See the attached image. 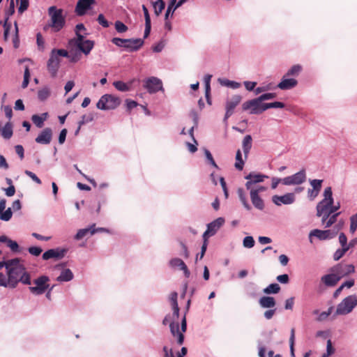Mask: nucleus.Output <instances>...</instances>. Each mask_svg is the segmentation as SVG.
<instances>
[{
    "mask_svg": "<svg viewBox=\"0 0 357 357\" xmlns=\"http://www.w3.org/2000/svg\"><path fill=\"white\" fill-rule=\"evenodd\" d=\"M333 308V307H330L327 311L321 312L317 318V320L318 321H322L325 320L331 314Z\"/></svg>",
    "mask_w": 357,
    "mask_h": 357,
    "instance_id": "nucleus-63",
    "label": "nucleus"
},
{
    "mask_svg": "<svg viewBox=\"0 0 357 357\" xmlns=\"http://www.w3.org/2000/svg\"><path fill=\"white\" fill-rule=\"evenodd\" d=\"M310 184L312 186V188L316 190V192H320L321 188H322V183L324 182V180L322 179H310Z\"/></svg>",
    "mask_w": 357,
    "mask_h": 357,
    "instance_id": "nucleus-41",
    "label": "nucleus"
},
{
    "mask_svg": "<svg viewBox=\"0 0 357 357\" xmlns=\"http://www.w3.org/2000/svg\"><path fill=\"white\" fill-rule=\"evenodd\" d=\"M6 245L13 252H20V249L18 243L15 241H13L10 238L8 241Z\"/></svg>",
    "mask_w": 357,
    "mask_h": 357,
    "instance_id": "nucleus-53",
    "label": "nucleus"
},
{
    "mask_svg": "<svg viewBox=\"0 0 357 357\" xmlns=\"http://www.w3.org/2000/svg\"><path fill=\"white\" fill-rule=\"evenodd\" d=\"M48 14L50 16V22L47 26L52 27L54 32L60 31L66 25L63 9L52 6L48 8Z\"/></svg>",
    "mask_w": 357,
    "mask_h": 357,
    "instance_id": "nucleus-1",
    "label": "nucleus"
},
{
    "mask_svg": "<svg viewBox=\"0 0 357 357\" xmlns=\"http://www.w3.org/2000/svg\"><path fill=\"white\" fill-rule=\"evenodd\" d=\"M17 1H20V6L17 8V12L19 14H22L24 11H26L29 6V0H16Z\"/></svg>",
    "mask_w": 357,
    "mask_h": 357,
    "instance_id": "nucleus-47",
    "label": "nucleus"
},
{
    "mask_svg": "<svg viewBox=\"0 0 357 357\" xmlns=\"http://www.w3.org/2000/svg\"><path fill=\"white\" fill-rule=\"evenodd\" d=\"M357 229V213L350 217L349 231L354 234Z\"/></svg>",
    "mask_w": 357,
    "mask_h": 357,
    "instance_id": "nucleus-45",
    "label": "nucleus"
},
{
    "mask_svg": "<svg viewBox=\"0 0 357 357\" xmlns=\"http://www.w3.org/2000/svg\"><path fill=\"white\" fill-rule=\"evenodd\" d=\"M52 138V130L50 128H44L35 139L36 142L40 144H49Z\"/></svg>",
    "mask_w": 357,
    "mask_h": 357,
    "instance_id": "nucleus-18",
    "label": "nucleus"
},
{
    "mask_svg": "<svg viewBox=\"0 0 357 357\" xmlns=\"http://www.w3.org/2000/svg\"><path fill=\"white\" fill-rule=\"evenodd\" d=\"M250 196L253 206L259 211H263L265 208V203L260 195H257V191H250Z\"/></svg>",
    "mask_w": 357,
    "mask_h": 357,
    "instance_id": "nucleus-21",
    "label": "nucleus"
},
{
    "mask_svg": "<svg viewBox=\"0 0 357 357\" xmlns=\"http://www.w3.org/2000/svg\"><path fill=\"white\" fill-rule=\"evenodd\" d=\"M14 25H15V35L13 38V47L15 49H17L20 46V38H19V34H18L19 31H18L17 22H15Z\"/></svg>",
    "mask_w": 357,
    "mask_h": 357,
    "instance_id": "nucleus-46",
    "label": "nucleus"
},
{
    "mask_svg": "<svg viewBox=\"0 0 357 357\" xmlns=\"http://www.w3.org/2000/svg\"><path fill=\"white\" fill-rule=\"evenodd\" d=\"M255 241L252 236H245L243 240V245L245 248H252L254 247Z\"/></svg>",
    "mask_w": 357,
    "mask_h": 357,
    "instance_id": "nucleus-52",
    "label": "nucleus"
},
{
    "mask_svg": "<svg viewBox=\"0 0 357 357\" xmlns=\"http://www.w3.org/2000/svg\"><path fill=\"white\" fill-rule=\"evenodd\" d=\"M95 4V0H78L75 6V12L77 16H83L89 10H91Z\"/></svg>",
    "mask_w": 357,
    "mask_h": 357,
    "instance_id": "nucleus-11",
    "label": "nucleus"
},
{
    "mask_svg": "<svg viewBox=\"0 0 357 357\" xmlns=\"http://www.w3.org/2000/svg\"><path fill=\"white\" fill-rule=\"evenodd\" d=\"M307 174L304 168L299 172L283 178L284 185H299L306 181Z\"/></svg>",
    "mask_w": 357,
    "mask_h": 357,
    "instance_id": "nucleus-7",
    "label": "nucleus"
},
{
    "mask_svg": "<svg viewBox=\"0 0 357 357\" xmlns=\"http://www.w3.org/2000/svg\"><path fill=\"white\" fill-rule=\"evenodd\" d=\"M59 61H53V59H49L47 63V68L52 77H55L59 68Z\"/></svg>",
    "mask_w": 357,
    "mask_h": 357,
    "instance_id": "nucleus-29",
    "label": "nucleus"
},
{
    "mask_svg": "<svg viewBox=\"0 0 357 357\" xmlns=\"http://www.w3.org/2000/svg\"><path fill=\"white\" fill-rule=\"evenodd\" d=\"M13 216V211L11 208H8L0 214V219L3 221H9Z\"/></svg>",
    "mask_w": 357,
    "mask_h": 357,
    "instance_id": "nucleus-49",
    "label": "nucleus"
},
{
    "mask_svg": "<svg viewBox=\"0 0 357 357\" xmlns=\"http://www.w3.org/2000/svg\"><path fill=\"white\" fill-rule=\"evenodd\" d=\"M93 120V115L92 114H89V115H83L82 116V119L78 121V125H79V127H82V126L84 125L85 123L91 122Z\"/></svg>",
    "mask_w": 357,
    "mask_h": 357,
    "instance_id": "nucleus-59",
    "label": "nucleus"
},
{
    "mask_svg": "<svg viewBox=\"0 0 357 357\" xmlns=\"http://www.w3.org/2000/svg\"><path fill=\"white\" fill-rule=\"evenodd\" d=\"M97 21L102 27L107 28L109 26V22L105 19L103 14L100 13L98 15Z\"/></svg>",
    "mask_w": 357,
    "mask_h": 357,
    "instance_id": "nucleus-64",
    "label": "nucleus"
},
{
    "mask_svg": "<svg viewBox=\"0 0 357 357\" xmlns=\"http://www.w3.org/2000/svg\"><path fill=\"white\" fill-rule=\"evenodd\" d=\"M302 70V66L299 64L294 65L285 74V76H298Z\"/></svg>",
    "mask_w": 357,
    "mask_h": 357,
    "instance_id": "nucleus-39",
    "label": "nucleus"
},
{
    "mask_svg": "<svg viewBox=\"0 0 357 357\" xmlns=\"http://www.w3.org/2000/svg\"><path fill=\"white\" fill-rule=\"evenodd\" d=\"M237 194H238L239 200H240L241 203L243 204V207L247 211H251L252 206L250 204V203L247 199V196H246L244 189L242 188H238Z\"/></svg>",
    "mask_w": 357,
    "mask_h": 357,
    "instance_id": "nucleus-30",
    "label": "nucleus"
},
{
    "mask_svg": "<svg viewBox=\"0 0 357 357\" xmlns=\"http://www.w3.org/2000/svg\"><path fill=\"white\" fill-rule=\"evenodd\" d=\"M31 121L36 125V126L38 128H41L44 126V121L42 118L38 114H33L31 116Z\"/></svg>",
    "mask_w": 357,
    "mask_h": 357,
    "instance_id": "nucleus-55",
    "label": "nucleus"
},
{
    "mask_svg": "<svg viewBox=\"0 0 357 357\" xmlns=\"http://www.w3.org/2000/svg\"><path fill=\"white\" fill-rule=\"evenodd\" d=\"M121 102V99L119 97L112 94H105L100 97L96 107L101 110H112L117 108Z\"/></svg>",
    "mask_w": 357,
    "mask_h": 357,
    "instance_id": "nucleus-3",
    "label": "nucleus"
},
{
    "mask_svg": "<svg viewBox=\"0 0 357 357\" xmlns=\"http://www.w3.org/2000/svg\"><path fill=\"white\" fill-rule=\"evenodd\" d=\"M331 271L335 273L340 279L355 272V267L353 264H344L339 263L331 268Z\"/></svg>",
    "mask_w": 357,
    "mask_h": 357,
    "instance_id": "nucleus-12",
    "label": "nucleus"
},
{
    "mask_svg": "<svg viewBox=\"0 0 357 357\" xmlns=\"http://www.w3.org/2000/svg\"><path fill=\"white\" fill-rule=\"evenodd\" d=\"M357 305V295L352 294L344 298L336 307L335 315H346L353 311Z\"/></svg>",
    "mask_w": 357,
    "mask_h": 357,
    "instance_id": "nucleus-2",
    "label": "nucleus"
},
{
    "mask_svg": "<svg viewBox=\"0 0 357 357\" xmlns=\"http://www.w3.org/2000/svg\"><path fill=\"white\" fill-rule=\"evenodd\" d=\"M28 252L30 255L38 257L42 253L43 249L38 246H31L28 248Z\"/></svg>",
    "mask_w": 357,
    "mask_h": 357,
    "instance_id": "nucleus-58",
    "label": "nucleus"
},
{
    "mask_svg": "<svg viewBox=\"0 0 357 357\" xmlns=\"http://www.w3.org/2000/svg\"><path fill=\"white\" fill-rule=\"evenodd\" d=\"M294 340H295V330L294 328H291V335L289 337V347H290V353L291 357H295L294 354Z\"/></svg>",
    "mask_w": 357,
    "mask_h": 357,
    "instance_id": "nucleus-50",
    "label": "nucleus"
},
{
    "mask_svg": "<svg viewBox=\"0 0 357 357\" xmlns=\"http://www.w3.org/2000/svg\"><path fill=\"white\" fill-rule=\"evenodd\" d=\"M15 2L14 0H10L8 8L5 10V17H10L15 13Z\"/></svg>",
    "mask_w": 357,
    "mask_h": 357,
    "instance_id": "nucleus-61",
    "label": "nucleus"
},
{
    "mask_svg": "<svg viewBox=\"0 0 357 357\" xmlns=\"http://www.w3.org/2000/svg\"><path fill=\"white\" fill-rule=\"evenodd\" d=\"M252 146V138L250 135H247L244 137L242 142L243 151L244 153L245 158L247 159L248 154Z\"/></svg>",
    "mask_w": 357,
    "mask_h": 357,
    "instance_id": "nucleus-27",
    "label": "nucleus"
},
{
    "mask_svg": "<svg viewBox=\"0 0 357 357\" xmlns=\"http://www.w3.org/2000/svg\"><path fill=\"white\" fill-rule=\"evenodd\" d=\"M17 263V257L13 258L11 259H8L7 261H0V269L3 268V267L6 268V271L8 270L10 266H12L15 265V264Z\"/></svg>",
    "mask_w": 357,
    "mask_h": 357,
    "instance_id": "nucleus-44",
    "label": "nucleus"
},
{
    "mask_svg": "<svg viewBox=\"0 0 357 357\" xmlns=\"http://www.w3.org/2000/svg\"><path fill=\"white\" fill-rule=\"evenodd\" d=\"M67 252L68 249L61 248L59 247L49 249L43 254L42 259L45 261L51 259H54V260H60L65 257Z\"/></svg>",
    "mask_w": 357,
    "mask_h": 357,
    "instance_id": "nucleus-10",
    "label": "nucleus"
},
{
    "mask_svg": "<svg viewBox=\"0 0 357 357\" xmlns=\"http://www.w3.org/2000/svg\"><path fill=\"white\" fill-rule=\"evenodd\" d=\"M324 197V198L320 201L316 206V209H318L319 215L322 214L324 211L328 210V207L334 203L331 187L328 186L325 188Z\"/></svg>",
    "mask_w": 357,
    "mask_h": 357,
    "instance_id": "nucleus-8",
    "label": "nucleus"
},
{
    "mask_svg": "<svg viewBox=\"0 0 357 357\" xmlns=\"http://www.w3.org/2000/svg\"><path fill=\"white\" fill-rule=\"evenodd\" d=\"M134 82V79L126 83L123 81L119 80L113 82L114 86L119 91L127 92L131 90V85Z\"/></svg>",
    "mask_w": 357,
    "mask_h": 357,
    "instance_id": "nucleus-28",
    "label": "nucleus"
},
{
    "mask_svg": "<svg viewBox=\"0 0 357 357\" xmlns=\"http://www.w3.org/2000/svg\"><path fill=\"white\" fill-rule=\"evenodd\" d=\"M335 349L332 346V342L331 340L327 341L326 346V353L324 354L321 357H328L329 356L335 353Z\"/></svg>",
    "mask_w": 357,
    "mask_h": 357,
    "instance_id": "nucleus-62",
    "label": "nucleus"
},
{
    "mask_svg": "<svg viewBox=\"0 0 357 357\" xmlns=\"http://www.w3.org/2000/svg\"><path fill=\"white\" fill-rule=\"evenodd\" d=\"M176 0H170L165 14V20H168L169 16L172 17L174 11L178 8L176 5Z\"/></svg>",
    "mask_w": 357,
    "mask_h": 357,
    "instance_id": "nucleus-34",
    "label": "nucleus"
},
{
    "mask_svg": "<svg viewBox=\"0 0 357 357\" xmlns=\"http://www.w3.org/2000/svg\"><path fill=\"white\" fill-rule=\"evenodd\" d=\"M337 234V231H333L330 229L321 230L318 229H313L309 234L310 238L312 236L317 237L321 241L333 238Z\"/></svg>",
    "mask_w": 357,
    "mask_h": 357,
    "instance_id": "nucleus-16",
    "label": "nucleus"
},
{
    "mask_svg": "<svg viewBox=\"0 0 357 357\" xmlns=\"http://www.w3.org/2000/svg\"><path fill=\"white\" fill-rule=\"evenodd\" d=\"M170 332L173 336H177V343L182 345L184 342V335L187 330V321L185 314H184L181 323V331H179V325L178 322L172 321L169 324Z\"/></svg>",
    "mask_w": 357,
    "mask_h": 357,
    "instance_id": "nucleus-5",
    "label": "nucleus"
},
{
    "mask_svg": "<svg viewBox=\"0 0 357 357\" xmlns=\"http://www.w3.org/2000/svg\"><path fill=\"white\" fill-rule=\"evenodd\" d=\"M153 7L155 15L159 16L165 8V2L163 0H157L153 3Z\"/></svg>",
    "mask_w": 357,
    "mask_h": 357,
    "instance_id": "nucleus-36",
    "label": "nucleus"
},
{
    "mask_svg": "<svg viewBox=\"0 0 357 357\" xmlns=\"http://www.w3.org/2000/svg\"><path fill=\"white\" fill-rule=\"evenodd\" d=\"M242 96L241 95H234L230 100L226 102L225 109L227 115H232L235 107L241 102Z\"/></svg>",
    "mask_w": 357,
    "mask_h": 357,
    "instance_id": "nucleus-20",
    "label": "nucleus"
},
{
    "mask_svg": "<svg viewBox=\"0 0 357 357\" xmlns=\"http://www.w3.org/2000/svg\"><path fill=\"white\" fill-rule=\"evenodd\" d=\"M50 278L47 275H41L33 280V284L36 286H31L29 287V291L34 295H42L46 292L50 285L47 282Z\"/></svg>",
    "mask_w": 357,
    "mask_h": 357,
    "instance_id": "nucleus-6",
    "label": "nucleus"
},
{
    "mask_svg": "<svg viewBox=\"0 0 357 357\" xmlns=\"http://www.w3.org/2000/svg\"><path fill=\"white\" fill-rule=\"evenodd\" d=\"M321 280L327 287H334L340 280V277L332 272V273L322 276Z\"/></svg>",
    "mask_w": 357,
    "mask_h": 357,
    "instance_id": "nucleus-23",
    "label": "nucleus"
},
{
    "mask_svg": "<svg viewBox=\"0 0 357 357\" xmlns=\"http://www.w3.org/2000/svg\"><path fill=\"white\" fill-rule=\"evenodd\" d=\"M280 291V287L278 283H271L264 289L263 292L265 294H276Z\"/></svg>",
    "mask_w": 357,
    "mask_h": 357,
    "instance_id": "nucleus-35",
    "label": "nucleus"
},
{
    "mask_svg": "<svg viewBox=\"0 0 357 357\" xmlns=\"http://www.w3.org/2000/svg\"><path fill=\"white\" fill-rule=\"evenodd\" d=\"M95 225V224H93L87 228L79 229L74 238L77 241H79L88 234H90L91 236L93 235L96 234V230H94Z\"/></svg>",
    "mask_w": 357,
    "mask_h": 357,
    "instance_id": "nucleus-25",
    "label": "nucleus"
},
{
    "mask_svg": "<svg viewBox=\"0 0 357 357\" xmlns=\"http://www.w3.org/2000/svg\"><path fill=\"white\" fill-rule=\"evenodd\" d=\"M169 266L172 268H178L179 270L183 271V274L185 278H188L190 275V272L186 264L180 258H172L169 262Z\"/></svg>",
    "mask_w": 357,
    "mask_h": 357,
    "instance_id": "nucleus-19",
    "label": "nucleus"
},
{
    "mask_svg": "<svg viewBox=\"0 0 357 357\" xmlns=\"http://www.w3.org/2000/svg\"><path fill=\"white\" fill-rule=\"evenodd\" d=\"M204 154L208 163L216 169H218V166L214 160L211 153L206 149H204Z\"/></svg>",
    "mask_w": 357,
    "mask_h": 357,
    "instance_id": "nucleus-56",
    "label": "nucleus"
},
{
    "mask_svg": "<svg viewBox=\"0 0 357 357\" xmlns=\"http://www.w3.org/2000/svg\"><path fill=\"white\" fill-rule=\"evenodd\" d=\"M272 202L276 206H281L282 204L289 205L292 204L296 201V195L294 192H288L283 195H273L272 197Z\"/></svg>",
    "mask_w": 357,
    "mask_h": 357,
    "instance_id": "nucleus-14",
    "label": "nucleus"
},
{
    "mask_svg": "<svg viewBox=\"0 0 357 357\" xmlns=\"http://www.w3.org/2000/svg\"><path fill=\"white\" fill-rule=\"evenodd\" d=\"M225 218L220 217L207 225L206 229L210 231L211 235H215L219 229L224 225Z\"/></svg>",
    "mask_w": 357,
    "mask_h": 357,
    "instance_id": "nucleus-24",
    "label": "nucleus"
},
{
    "mask_svg": "<svg viewBox=\"0 0 357 357\" xmlns=\"http://www.w3.org/2000/svg\"><path fill=\"white\" fill-rule=\"evenodd\" d=\"M50 96V91L47 87H44L38 91V98L40 101H45Z\"/></svg>",
    "mask_w": 357,
    "mask_h": 357,
    "instance_id": "nucleus-40",
    "label": "nucleus"
},
{
    "mask_svg": "<svg viewBox=\"0 0 357 357\" xmlns=\"http://www.w3.org/2000/svg\"><path fill=\"white\" fill-rule=\"evenodd\" d=\"M259 303L262 308H273L276 305V301L272 296H264L260 298Z\"/></svg>",
    "mask_w": 357,
    "mask_h": 357,
    "instance_id": "nucleus-26",
    "label": "nucleus"
},
{
    "mask_svg": "<svg viewBox=\"0 0 357 357\" xmlns=\"http://www.w3.org/2000/svg\"><path fill=\"white\" fill-rule=\"evenodd\" d=\"M268 178V176L265 174L261 173H256L255 172H251L246 176H245V179L247 180L245 185L247 190L251 189L254 185L264 182V179Z\"/></svg>",
    "mask_w": 357,
    "mask_h": 357,
    "instance_id": "nucleus-13",
    "label": "nucleus"
},
{
    "mask_svg": "<svg viewBox=\"0 0 357 357\" xmlns=\"http://www.w3.org/2000/svg\"><path fill=\"white\" fill-rule=\"evenodd\" d=\"M220 82L222 85L230 87L234 89H238L241 86V84L239 82H237L236 81H231L227 79L220 80Z\"/></svg>",
    "mask_w": 357,
    "mask_h": 357,
    "instance_id": "nucleus-43",
    "label": "nucleus"
},
{
    "mask_svg": "<svg viewBox=\"0 0 357 357\" xmlns=\"http://www.w3.org/2000/svg\"><path fill=\"white\" fill-rule=\"evenodd\" d=\"M95 45V43L93 40H85V42L83 43V45H80L79 47H77V49L84 53L85 55H88L92 49L93 48Z\"/></svg>",
    "mask_w": 357,
    "mask_h": 357,
    "instance_id": "nucleus-31",
    "label": "nucleus"
},
{
    "mask_svg": "<svg viewBox=\"0 0 357 357\" xmlns=\"http://www.w3.org/2000/svg\"><path fill=\"white\" fill-rule=\"evenodd\" d=\"M262 101L258 96L256 98L247 100L244 102L242 105V109L243 111L249 110V113L250 114H259V111L260 109V103Z\"/></svg>",
    "mask_w": 357,
    "mask_h": 357,
    "instance_id": "nucleus-15",
    "label": "nucleus"
},
{
    "mask_svg": "<svg viewBox=\"0 0 357 357\" xmlns=\"http://www.w3.org/2000/svg\"><path fill=\"white\" fill-rule=\"evenodd\" d=\"M74 278V275L72 271L69 268H66L61 271L59 276L57 277L56 280L58 282H69L71 281Z\"/></svg>",
    "mask_w": 357,
    "mask_h": 357,
    "instance_id": "nucleus-32",
    "label": "nucleus"
},
{
    "mask_svg": "<svg viewBox=\"0 0 357 357\" xmlns=\"http://www.w3.org/2000/svg\"><path fill=\"white\" fill-rule=\"evenodd\" d=\"M340 214V212H338V213H336L334 214H331L326 222V228H328V227H331L337 221V218Z\"/></svg>",
    "mask_w": 357,
    "mask_h": 357,
    "instance_id": "nucleus-60",
    "label": "nucleus"
},
{
    "mask_svg": "<svg viewBox=\"0 0 357 357\" xmlns=\"http://www.w3.org/2000/svg\"><path fill=\"white\" fill-rule=\"evenodd\" d=\"M143 86L151 94L164 91L162 80L156 77L146 78L144 81Z\"/></svg>",
    "mask_w": 357,
    "mask_h": 357,
    "instance_id": "nucleus-9",
    "label": "nucleus"
},
{
    "mask_svg": "<svg viewBox=\"0 0 357 357\" xmlns=\"http://www.w3.org/2000/svg\"><path fill=\"white\" fill-rule=\"evenodd\" d=\"M13 125L10 122L6 123L5 126L2 128L1 135L6 139H9L13 136Z\"/></svg>",
    "mask_w": 357,
    "mask_h": 357,
    "instance_id": "nucleus-33",
    "label": "nucleus"
},
{
    "mask_svg": "<svg viewBox=\"0 0 357 357\" xmlns=\"http://www.w3.org/2000/svg\"><path fill=\"white\" fill-rule=\"evenodd\" d=\"M245 162L242 158V153L240 149L237 150L236 153L235 167L236 169L241 171L243 169Z\"/></svg>",
    "mask_w": 357,
    "mask_h": 357,
    "instance_id": "nucleus-38",
    "label": "nucleus"
},
{
    "mask_svg": "<svg viewBox=\"0 0 357 357\" xmlns=\"http://www.w3.org/2000/svg\"><path fill=\"white\" fill-rule=\"evenodd\" d=\"M284 76L281 81L277 85V87L281 90H289L294 88L298 84V81L294 78H286Z\"/></svg>",
    "mask_w": 357,
    "mask_h": 357,
    "instance_id": "nucleus-22",
    "label": "nucleus"
},
{
    "mask_svg": "<svg viewBox=\"0 0 357 357\" xmlns=\"http://www.w3.org/2000/svg\"><path fill=\"white\" fill-rule=\"evenodd\" d=\"M76 38L69 40L68 44L70 45H75L76 47H79L80 45H83L85 42L84 35H82L80 33H77Z\"/></svg>",
    "mask_w": 357,
    "mask_h": 357,
    "instance_id": "nucleus-37",
    "label": "nucleus"
},
{
    "mask_svg": "<svg viewBox=\"0 0 357 357\" xmlns=\"http://www.w3.org/2000/svg\"><path fill=\"white\" fill-rule=\"evenodd\" d=\"M36 43H37V45H38V49L40 50V51H44V49H45V40L43 39V37L42 36V34L38 32L37 34H36Z\"/></svg>",
    "mask_w": 357,
    "mask_h": 357,
    "instance_id": "nucleus-57",
    "label": "nucleus"
},
{
    "mask_svg": "<svg viewBox=\"0 0 357 357\" xmlns=\"http://www.w3.org/2000/svg\"><path fill=\"white\" fill-rule=\"evenodd\" d=\"M18 283L22 282L24 284L30 285L31 284V275L29 273L26 271V269L24 271L23 273L20 277L19 280H17Z\"/></svg>",
    "mask_w": 357,
    "mask_h": 357,
    "instance_id": "nucleus-42",
    "label": "nucleus"
},
{
    "mask_svg": "<svg viewBox=\"0 0 357 357\" xmlns=\"http://www.w3.org/2000/svg\"><path fill=\"white\" fill-rule=\"evenodd\" d=\"M144 44L142 38H128L125 50L128 52H135L138 51Z\"/></svg>",
    "mask_w": 357,
    "mask_h": 357,
    "instance_id": "nucleus-17",
    "label": "nucleus"
},
{
    "mask_svg": "<svg viewBox=\"0 0 357 357\" xmlns=\"http://www.w3.org/2000/svg\"><path fill=\"white\" fill-rule=\"evenodd\" d=\"M115 29L118 33H122L128 31V26L121 21L117 20L114 24Z\"/></svg>",
    "mask_w": 357,
    "mask_h": 357,
    "instance_id": "nucleus-51",
    "label": "nucleus"
},
{
    "mask_svg": "<svg viewBox=\"0 0 357 357\" xmlns=\"http://www.w3.org/2000/svg\"><path fill=\"white\" fill-rule=\"evenodd\" d=\"M111 42L117 47L125 48L126 43L128 42V38L114 37L111 40Z\"/></svg>",
    "mask_w": 357,
    "mask_h": 357,
    "instance_id": "nucleus-48",
    "label": "nucleus"
},
{
    "mask_svg": "<svg viewBox=\"0 0 357 357\" xmlns=\"http://www.w3.org/2000/svg\"><path fill=\"white\" fill-rule=\"evenodd\" d=\"M25 269V266L20 264V258H17V264L9 267L6 273L10 282L11 289H15L17 286V280H19Z\"/></svg>",
    "mask_w": 357,
    "mask_h": 357,
    "instance_id": "nucleus-4",
    "label": "nucleus"
},
{
    "mask_svg": "<svg viewBox=\"0 0 357 357\" xmlns=\"http://www.w3.org/2000/svg\"><path fill=\"white\" fill-rule=\"evenodd\" d=\"M0 287L11 289V284L8 277L6 278L3 273H0Z\"/></svg>",
    "mask_w": 357,
    "mask_h": 357,
    "instance_id": "nucleus-54",
    "label": "nucleus"
}]
</instances>
